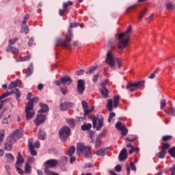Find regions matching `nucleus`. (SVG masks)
I'll return each instance as SVG.
<instances>
[{
  "mask_svg": "<svg viewBox=\"0 0 175 175\" xmlns=\"http://www.w3.org/2000/svg\"><path fill=\"white\" fill-rule=\"evenodd\" d=\"M132 32V26H129L126 31L118 35V47L122 50L125 49L129 43L130 33Z\"/></svg>",
  "mask_w": 175,
  "mask_h": 175,
  "instance_id": "obj_1",
  "label": "nucleus"
},
{
  "mask_svg": "<svg viewBox=\"0 0 175 175\" xmlns=\"http://www.w3.org/2000/svg\"><path fill=\"white\" fill-rule=\"evenodd\" d=\"M39 97H34L27 102L25 107V113L27 120H31L35 116V111L33 110V103H38Z\"/></svg>",
  "mask_w": 175,
  "mask_h": 175,
  "instance_id": "obj_2",
  "label": "nucleus"
},
{
  "mask_svg": "<svg viewBox=\"0 0 175 175\" xmlns=\"http://www.w3.org/2000/svg\"><path fill=\"white\" fill-rule=\"evenodd\" d=\"M77 151L78 154L82 153L86 158L91 157V147L85 146L81 143L77 144Z\"/></svg>",
  "mask_w": 175,
  "mask_h": 175,
  "instance_id": "obj_3",
  "label": "nucleus"
},
{
  "mask_svg": "<svg viewBox=\"0 0 175 175\" xmlns=\"http://www.w3.org/2000/svg\"><path fill=\"white\" fill-rule=\"evenodd\" d=\"M59 135L62 142H65L68 139V137L70 136V128L68 126H64L59 131Z\"/></svg>",
  "mask_w": 175,
  "mask_h": 175,
  "instance_id": "obj_4",
  "label": "nucleus"
},
{
  "mask_svg": "<svg viewBox=\"0 0 175 175\" xmlns=\"http://www.w3.org/2000/svg\"><path fill=\"white\" fill-rule=\"evenodd\" d=\"M91 117L93 124V128H96L97 131H100V128L103 126V121L105 120L103 116L102 115L98 116V120H96V117H95L94 116H92Z\"/></svg>",
  "mask_w": 175,
  "mask_h": 175,
  "instance_id": "obj_5",
  "label": "nucleus"
},
{
  "mask_svg": "<svg viewBox=\"0 0 175 175\" xmlns=\"http://www.w3.org/2000/svg\"><path fill=\"white\" fill-rule=\"evenodd\" d=\"M144 84V81H138L135 83H128L126 88V90H129L131 92H133V91H136V90H139V88L142 87Z\"/></svg>",
  "mask_w": 175,
  "mask_h": 175,
  "instance_id": "obj_6",
  "label": "nucleus"
},
{
  "mask_svg": "<svg viewBox=\"0 0 175 175\" xmlns=\"http://www.w3.org/2000/svg\"><path fill=\"white\" fill-rule=\"evenodd\" d=\"M45 168H44V173H46V171L47 172H51L50 169H53V167H55L57 165H58V160L57 159H50L46 161L44 163Z\"/></svg>",
  "mask_w": 175,
  "mask_h": 175,
  "instance_id": "obj_7",
  "label": "nucleus"
},
{
  "mask_svg": "<svg viewBox=\"0 0 175 175\" xmlns=\"http://www.w3.org/2000/svg\"><path fill=\"white\" fill-rule=\"evenodd\" d=\"M106 64L111 68H114L116 66V59H114V55H113V53L110 51H108L107 53Z\"/></svg>",
  "mask_w": 175,
  "mask_h": 175,
  "instance_id": "obj_8",
  "label": "nucleus"
},
{
  "mask_svg": "<svg viewBox=\"0 0 175 175\" xmlns=\"http://www.w3.org/2000/svg\"><path fill=\"white\" fill-rule=\"evenodd\" d=\"M77 91L79 95H83L85 91V81L83 79H79L77 81Z\"/></svg>",
  "mask_w": 175,
  "mask_h": 175,
  "instance_id": "obj_9",
  "label": "nucleus"
},
{
  "mask_svg": "<svg viewBox=\"0 0 175 175\" xmlns=\"http://www.w3.org/2000/svg\"><path fill=\"white\" fill-rule=\"evenodd\" d=\"M46 116L44 114L40 113L37 115L36 118L34 120V123L36 126H39V125H42L46 121Z\"/></svg>",
  "mask_w": 175,
  "mask_h": 175,
  "instance_id": "obj_10",
  "label": "nucleus"
},
{
  "mask_svg": "<svg viewBox=\"0 0 175 175\" xmlns=\"http://www.w3.org/2000/svg\"><path fill=\"white\" fill-rule=\"evenodd\" d=\"M116 128L118 131H121L122 136H126L128 133V129L125 127V124H122V122H118L116 124Z\"/></svg>",
  "mask_w": 175,
  "mask_h": 175,
  "instance_id": "obj_11",
  "label": "nucleus"
},
{
  "mask_svg": "<svg viewBox=\"0 0 175 175\" xmlns=\"http://www.w3.org/2000/svg\"><path fill=\"white\" fill-rule=\"evenodd\" d=\"M102 88L100 89V94L103 98L105 99L109 97V90L106 88V82H103L101 83Z\"/></svg>",
  "mask_w": 175,
  "mask_h": 175,
  "instance_id": "obj_12",
  "label": "nucleus"
},
{
  "mask_svg": "<svg viewBox=\"0 0 175 175\" xmlns=\"http://www.w3.org/2000/svg\"><path fill=\"white\" fill-rule=\"evenodd\" d=\"M22 135L23 134H21V131L16 129L13 132V133L10 134L9 137H10L14 142H16V140L21 138Z\"/></svg>",
  "mask_w": 175,
  "mask_h": 175,
  "instance_id": "obj_13",
  "label": "nucleus"
},
{
  "mask_svg": "<svg viewBox=\"0 0 175 175\" xmlns=\"http://www.w3.org/2000/svg\"><path fill=\"white\" fill-rule=\"evenodd\" d=\"M70 42H72V38L69 36H66V39L59 41V44L64 47H70Z\"/></svg>",
  "mask_w": 175,
  "mask_h": 175,
  "instance_id": "obj_14",
  "label": "nucleus"
},
{
  "mask_svg": "<svg viewBox=\"0 0 175 175\" xmlns=\"http://www.w3.org/2000/svg\"><path fill=\"white\" fill-rule=\"evenodd\" d=\"M28 142L30 154L33 156L38 155V152H36V150H35V148L33 146V138L29 139Z\"/></svg>",
  "mask_w": 175,
  "mask_h": 175,
  "instance_id": "obj_15",
  "label": "nucleus"
},
{
  "mask_svg": "<svg viewBox=\"0 0 175 175\" xmlns=\"http://www.w3.org/2000/svg\"><path fill=\"white\" fill-rule=\"evenodd\" d=\"M13 142L14 141L10 137L7 138V140L4 144L5 150H6V151H11V150L13 148Z\"/></svg>",
  "mask_w": 175,
  "mask_h": 175,
  "instance_id": "obj_16",
  "label": "nucleus"
},
{
  "mask_svg": "<svg viewBox=\"0 0 175 175\" xmlns=\"http://www.w3.org/2000/svg\"><path fill=\"white\" fill-rule=\"evenodd\" d=\"M128 158V150L126 148H124L119 154V161H126Z\"/></svg>",
  "mask_w": 175,
  "mask_h": 175,
  "instance_id": "obj_17",
  "label": "nucleus"
},
{
  "mask_svg": "<svg viewBox=\"0 0 175 175\" xmlns=\"http://www.w3.org/2000/svg\"><path fill=\"white\" fill-rule=\"evenodd\" d=\"M70 107H73V103L65 102L60 104V110L62 111H66L68 109H70Z\"/></svg>",
  "mask_w": 175,
  "mask_h": 175,
  "instance_id": "obj_18",
  "label": "nucleus"
},
{
  "mask_svg": "<svg viewBox=\"0 0 175 175\" xmlns=\"http://www.w3.org/2000/svg\"><path fill=\"white\" fill-rule=\"evenodd\" d=\"M62 84L65 85H70L72 84V79L69 76H65L61 78Z\"/></svg>",
  "mask_w": 175,
  "mask_h": 175,
  "instance_id": "obj_19",
  "label": "nucleus"
},
{
  "mask_svg": "<svg viewBox=\"0 0 175 175\" xmlns=\"http://www.w3.org/2000/svg\"><path fill=\"white\" fill-rule=\"evenodd\" d=\"M39 106L40 109L38 110V113H47L49 110V105H47V104L40 103Z\"/></svg>",
  "mask_w": 175,
  "mask_h": 175,
  "instance_id": "obj_20",
  "label": "nucleus"
},
{
  "mask_svg": "<svg viewBox=\"0 0 175 175\" xmlns=\"http://www.w3.org/2000/svg\"><path fill=\"white\" fill-rule=\"evenodd\" d=\"M7 53H12V54H18L20 51L14 46L8 45L6 48Z\"/></svg>",
  "mask_w": 175,
  "mask_h": 175,
  "instance_id": "obj_21",
  "label": "nucleus"
},
{
  "mask_svg": "<svg viewBox=\"0 0 175 175\" xmlns=\"http://www.w3.org/2000/svg\"><path fill=\"white\" fill-rule=\"evenodd\" d=\"M24 163V158L21 155V152H18V157L16 162L15 163V166H20V164Z\"/></svg>",
  "mask_w": 175,
  "mask_h": 175,
  "instance_id": "obj_22",
  "label": "nucleus"
},
{
  "mask_svg": "<svg viewBox=\"0 0 175 175\" xmlns=\"http://www.w3.org/2000/svg\"><path fill=\"white\" fill-rule=\"evenodd\" d=\"M15 94L16 100L18 102H20V98H21V92L20 91V90L16 88V89H15V92H14V90H12L11 92V94Z\"/></svg>",
  "mask_w": 175,
  "mask_h": 175,
  "instance_id": "obj_23",
  "label": "nucleus"
},
{
  "mask_svg": "<svg viewBox=\"0 0 175 175\" xmlns=\"http://www.w3.org/2000/svg\"><path fill=\"white\" fill-rule=\"evenodd\" d=\"M33 73V64H31L30 66L27 68L26 77H29Z\"/></svg>",
  "mask_w": 175,
  "mask_h": 175,
  "instance_id": "obj_24",
  "label": "nucleus"
},
{
  "mask_svg": "<svg viewBox=\"0 0 175 175\" xmlns=\"http://www.w3.org/2000/svg\"><path fill=\"white\" fill-rule=\"evenodd\" d=\"M32 172V167L28 163H25V174H31Z\"/></svg>",
  "mask_w": 175,
  "mask_h": 175,
  "instance_id": "obj_25",
  "label": "nucleus"
},
{
  "mask_svg": "<svg viewBox=\"0 0 175 175\" xmlns=\"http://www.w3.org/2000/svg\"><path fill=\"white\" fill-rule=\"evenodd\" d=\"M66 122L67 124H68L70 128L75 129V126L76 125V121L75 120V119H66Z\"/></svg>",
  "mask_w": 175,
  "mask_h": 175,
  "instance_id": "obj_26",
  "label": "nucleus"
},
{
  "mask_svg": "<svg viewBox=\"0 0 175 175\" xmlns=\"http://www.w3.org/2000/svg\"><path fill=\"white\" fill-rule=\"evenodd\" d=\"M146 13H147V8H144L142 10L138 15V20L140 21L143 19L144 16H146Z\"/></svg>",
  "mask_w": 175,
  "mask_h": 175,
  "instance_id": "obj_27",
  "label": "nucleus"
},
{
  "mask_svg": "<svg viewBox=\"0 0 175 175\" xmlns=\"http://www.w3.org/2000/svg\"><path fill=\"white\" fill-rule=\"evenodd\" d=\"M165 155H166V150H161V151L156 154V157L161 159H163V158H165Z\"/></svg>",
  "mask_w": 175,
  "mask_h": 175,
  "instance_id": "obj_28",
  "label": "nucleus"
},
{
  "mask_svg": "<svg viewBox=\"0 0 175 175\" xmlns=\"http://www.w3.org/2000/svg\"><path fill=\"white\" fill-rule=\"evenodd\" d=\"M96 155L98 157H105L106 155V149L101 148L96 152Z\"/></svg>",
  "mask_w": 175,
  "mask_h": 175,
  "instance_id": "obj_29",
  "label": "nucleus"
},
{
  "mask_svg": "<svg viewBox=\"0 0 175 175\" xmlns=\"http://www.w3.org/2000/svg\"><path fill=\"white\" fill-rule=\"evenodd\" d=\"M120 103V96H116L113 98V107L116 109L118 107V105Z\"/></svg>",
  "mask_w": 175,
  "mask_h": 175,
  "instance_id": "obj_30",
  "label": "nucleus"
},
{
  "mask_svg": "<svg viewBox=\"0 0 175 175\" xmlns=\"http://www.w3.org/2000/svg\"><path fill=\"white\" fill-rule=\"evenodd\" d=\"M68 163V157H63L61 158L60 161L59 163V166L61 165H65Z\"/></svg>",
  "mask_w": 175,
  "mask_h": 175,
  "instance_id": "obj_31",
  "label": "nucleus"
},
{
  "mask_svg": "<svg viewBox=\"0 0 175 175\" xmlns=\"http://www.w3.org/2000/svg\"><path fill=\"white\" fill-rule=\"evenodd\" d=\"M169 148H170V144L166 142L161 143V150H163V151H166V150H169Z\"/></svg>",
  "mask_w": 175,
  "mask_h": 175,
  "instance_id": "obj_32",
  "label": "nucleus"
},
{
  "mask_svg": "<svg viewBox=\"0 0 175 175\" xmlns=\"http://www.w3.org/2000/svg\"><path fill=\"white\" fill-rule=\"evenodd\" d=\"M75 151H76V148L75 146L70 147L68 149V156L72 157V155H73V154H75Z\"/></svg>",
  "mask_w": 175,
  "mask_h": 175,
  "instance_id": "obj_33",
  "label": "nucleus"
},
{
  "mask_svg": "<svg viewBox=\"0 0 175 175\" xmlns=\"http://www.w3.org/2000/svg\"><path fill=\"white\" fill-rule=\"evenodd\" d=\"M38 137L40 139V140H44V139H46V133H44L42 131H40L38 132Z\"/></svg>",
  "mask_w": 175,
  "mask_h": 175,
  "instance_id": "obj_34",
  "label": "nucleus"
},
{
  "mask_svg": "<svg viewBox=\"0 0 175 175\" xmlns=\"http://www.w3.org/2000/svg\"><path fill=\"white\" fill-rule=\"evenodd\" d=\"M90 128H92V124L90 123L81 126L82 131H90Z\"/></svg>",
  "mask_w": 175,
  "mask_h": 175,
  "instance_id": "obj_35",
  "label": "nucleus"
},
{
  "mask_svg": "<svg viewBox=\"0 0 175 175\" xmlns=\"http://www.w3.org/2000/svg\"><path fill=\"white\" fill-rule=\"evenodd\" d=\"M107 109L109 111H111L113 110V100H108Z\"/></svg>",
  "mask_w": 175,
  "mask_h": 175,
  "instance_id": "obj_36",
  "label": "nucleus"
},
{
  "mask_svg": "<svg viewBox=\"0 0 175 175\" xmlns=\"http://www.w3.org/2000/svg\"><path fill=\"white\" fill-rule=\"evenodd\" d=\"M98 69L97 66H92L89 68V70L86 72V75H92L93 72H95Z\"/></svg>",
  "mask_w": 175,
  "mask_h": 175,
  "instance_id": "obj_37",
  "label": "nucleus"
},
{
  "mask_svg": "<svg viewBox=\"0 0 175 175\" xmlns=\"http://www.w3.org/2000/svg\"><path fill=\"white\" fill-rule=\"evenodd\" d=\"M21 32L22 33H25V35H28V33H29V27L26 25L25 27H22Z\"/></svg>",
  "mask_w": 175,
  "mask_h": 175,
  "instance_id": "obj_38",
  "label": "nucleus"
},
{
  "mask_svg": "<svg viewBox=\"0 0 175 175\" xmlns=\"http://www.w3.org/2000/svg\"><path fill=\"white\" fill-rule=\"evenodd\" d=\"M17 81H12L8 86L9 90H13V88H16L17 87Z\"/></svg>",
  "mask_w": 175,
  "mask_h": 175,
  "instance_id": "obj_39",
  "label": "nucleus"
},
{
  "mask_svg": "<svg viewBox=\"0 0 175 175\" xmlns=\"http://www.w3.org/2000/svg\"><path fill=\"white\" fill-rule=\"evenodd\" d=\"M73 5V3L72 1H67L66 3H63V8L66 10L67 8H69V6H72Z\"/></svg>",
  "mask_w": 175,
  "mask_h": 175,
  "instance_id": "obj_40",
  "label": "nucleus"
},
{
  "mask_svg": "<svg viewBox=\"0 0 175 175\" xmlns=\"http://www.w3.org/2000/svg\"><path fill=\"white\" fill-rule=\"evenodd\" d=\"M10 95H12V92H6L0 96V99H5V98H8Z\"/></svg>",
  "mask_w": 175,
  "mask_h": 175,
  "instance_id": "obj_41",
  "label": "nucleus"
},
{
  "mask_svg": "<svg viewBox=\"0 0 175 175\" xmlns=\"http://www.w3.org/2000/svg\"><path fill=\"white\" fill-rule=\"evenodd\" d=\"M33 162H35V157L31 156L27 158L26 163H27V165H29V163H33Z\"/></svg>",
  "mask_w": 175,
  "mask_h": 175,
  "instance_id": "obj_42",
  "label": "nucleus"
},
{
  "mask_svg": "<svg viewBox=\"0 0 175 175\" xmlns=\"http://www.w3.org/2000/svg\"><path fill=\"white\" fill-rule=\"evenodd\" d=\"M17 40H18V38H15L14 39H11L8 41V46H13V44H14V43H16V42H17Z\"/></svg>",
  "mask_w": 175,
  "mask_h": 175,
  "instance_id": "obj_43",
  "label": "nucleus"
},
{
  "mask_svg": "<svg viewBox=\"0 0 175 175\" xmlns=\"http://www.w3.org/2000/svg\"><path fill=\"white\" fill-rule=\"evenodd\" d=\"M165 6L168 10H172V9L174 8V4H173V3H167Z\"/></svg>",
  "mask_w": 175,
  "mask_h": 175,
  "instance_id": "obj_44",
  "label": "nucleus"
},
{
  "mask_svg": "<svg viewBox=\"0 0 175 175\" xmlns=\"http://www.w3.org/2000/svg\"><path fill=\"white\" fill-rule=\"evenodd\" d=\"M169 154H170L171 157H173L175 158V147H173L172 148H170L169 150Z\"/></svg>",
  "mask_w": 175,
  "mask_h": 175,
  "instance_id": "obj_45",
  "label": "nucleus"
},
{
  "mask_svg": "<svg viewBox=\"0 0 175 175\" xmlns=\"http://www.w3.org/2000/svg\"><path fill=\"white\" fill-rule=\"evenodd\" d=\"M160 105H161V109H165V107H166V100L162 99L160 102Z\"/></svg>",
  "mask_w": 175,
  "mask_h": 175,
  "instance_id": "obj_46",
  "label": "nucleus"
},
{
  "mask_svg": "<svg viewBox=\"0 0 175 175\" xmlns=\"http://www.w3.org/2000/svg\"><path fill=\"white\" fill-rule=\"evenodd\" d=\"M100 144H101L100 137H97L96 138L95 146H96V147H100Z\"/></svg>",
  "mask_w": 175,
  "mask_h": 175,
  "instance_id": "obj_47",
  "label": "nucleus"
},
{
  "mask_svg": "<svg viewBox=\"0 0 175 175\" xmlns=\"http://www.w3.org/2000/svg\"><path fill=\"white\" fill-rule=\"evenodd\" d=\"M163 142H167V140H172L173 137L172 135H165L163 137Z\"/></svg>",
  "mask_w": 175,
  "mask_h": 175,
  "instance_id": "obj_48",
  "label": "nucleus"
},
{
  "mask_svg": "<svg viewBox=\"0 0 175 175\" xmlns=\"http://www.w3.org/2000/svg\"><path fill=\"white\" fill-rule=\"evenodd\" d=\"M113 117H116V113L111 112L108 118V122H111V120H113Z\"/></svg>",
  "mask_w": 175,
  "mask_h": 175,
  "instance_id": "obj_49",
  "label": "nucleus"
},
{
  "mask_svg": "<svg viewBox=\"0 0 175 175\" xmlns=\"http://www.w3.org/2000/svg\"><path fill=\"white\" fill-rule=\"evenodd\" d=\"M31 59V55H26L21 59V61L22 62H24V61H29Z\"/></svg>",
  "mask_w": 175,
  "mask_h": 175,
  "instance_id": "obj_50",
  "label": "nucleus"
},
{
  "mask_svg": "<svg viewBox=\"0 0 175 175\" xmlns=\"http://www.w3.org/2000/svg\"><path fill=\"white\" fill-rule=\"evenodd\" d=\"M15 167L17 170V172H18L19 174H24V170H23L21 168H20V165H15Z\"/></svg>",
  "mask_w": 175,
  "mask_h": 175,
  "instance_id": "obj_51",
  "label": "nucleus"
},
{
  "mask_svg": "<svg viewBox=\"0 0 175 175\" xmlns=\"http://www.w3.org/2000/svg\"><path fill=\"white\" fill-rule=\"evenodd\" d=\"M136 8H137V4H135L133 5L130 6L129 8L126 10V13H129L131 9H136Z\"/></svg>",
  "mask_w": 175,
  "mask_h": 175,
  "instance_id": "obj_52",
  "label": "nucleus"
},
{
  "mask_svg": "<svg viewBox=\"0 0 175 175\" xmlns=\"http://www.w3.org/2000/svg\"><path fill=\"white\" fill-rule=\"evenodd\" d=\"M6 158H8V159H10L11 161H14V156H13V154L8 153L5 154Z\"/></svg>",
  "mask_w": 175,
  "mask_h": 175,
  "instance_id": "obj_53",
  "label": "nucleus"
},
{
  "mask_svg": "<svg viewBox=\"0 0 175 175\" xmlns=\"http://www.w3.org/2000/svg\"><path fill=\"white\" fill-rule=\"evenodd\" d=\"M29 19V14H26L24 17L23 24L25 25V24H27V22L28 21Z\"/></svg>",
  "mask_w": 175,
  "mask_h": 175,
  "instance_id": "obj_54",
  "label": "nucleus"
},
{
  "mask_svg": "<svg viewBox=\"0 0 175 175\" xmlns=\"http://www.w3.org/2000/svg\"><path fill=\"white\" fill-rule=\"evenodd\" d=\"M165 112L167 113L170 116H172V114H174L175 110L173 108H170L168 111L165 110Z\"/></svg>",
  "mask_w": 175,
  "mask_h": 175,
  "instance_id": "obj_55",
  "label": "nucleus"
},
{
  "mask_svg": "<svg viewBox=\"0 0 175 175\" xmlns=\"http://www.w3.org/2000/svg\"><path fill=\"white\" fill-rule=\"evenodd\" d=\"M81 105L83 106V109L88 108V103L85 100H82Z\"/></svg>",
  "mask_w": 175,
  "mask_h": 175,
  "instance_id": "obj_56",
  "label": "nucleus"
},
{
  "mask_svg": "<svg viewBox=\"0 0 175 175\" xmlns=\"http://www.w3.org/2000/svg\"><path fill=\"white\" fill-rule=\"evenodd\" d=\"M34 40H35V38H33L32 37L29 40L28 46L29 47H31V46L33 44Z\"/></svg>",
  "mask_w": 175,
  "mask_h": 175,
  "instance_id": "obj_57",
  "label": "nucleus"
},
{
  "mask_svg": "<svg viewBox=\"0 0 175 175\" xmlns=\"http://www.w3.org/2000/svg\"><path fill=\"white\" fill-rule=\"evenodd\" d=\"M115 170H116V172H118V173H120V172H121V170H122V168L121 167L120 165H117L115 167Z\"/></svg>",
  "mask_w": 175,
  "mask_h": 175,
  "instance_id": "obj_58",
  "label": "nucleus"
},
{
  "mask_svg": "<svg viewBox=\"0 0 175 175\" xmlns=\"http://www.w3.org/2000/svg\"><path fill=\"white\" fill-rule=\"evenodd\" d=\"M136 139H137V137H135L133 138L126 137V142H129L130 143H132L133 142H135V140H136Z\"/></svg>",
  "mask_w": 175,
  "mask_h": 175,
  "instance_id": "obj_59",
  "label": "nucleus"
},
{
  "mask_svg": "<svg viewBox=\"0 0 175 175\" xmlns=\"http://www.w3.org/2000/svg\"><path fill=\"white\" fill-rule=\"evenodd\" d=\"M130 166H131V170H133V172H136V165H135V163H133V162H131L130 163Z\"/></svg>",
  "mask_w": 175,
  "mask_h": 175,
  "instance_id": "obj_60",
  "label": "nucleus"
},
{
  "mask_svg": "<svg viewBox=\"0 0 175 175\" xmlns=\"http://www.w3.org/2000/svg\"><path fill=\"white\" fill-rule=\"evenodd\" d=\"M75 75H77V76H81V75H84V70H79L77 71Z\"/></svg>",
  "mask_w": 175,
  "mask_h": 175,
  "instance_id": "obj_61",
  "label": "nucleus"
},
{
  "mask_svg": "<svg viewBox=\"0 0 175 175\" xmlns=\"http://www.w3.org/2000/svg\"><path fill=\"white\" fill-rule=\"evenodd\" d=\"M98 79H99V74H96L93 77V83H96L98 81Z\"/></svg>",
  "mask_w": 175,
  "mask_h": 175,
  "instance_id": "obj_62",
  "label": "nucleus"
},
{
  "mask_svg": "<svg viewBox=\"0 0 175 175\" xmlns=\"http://www.w3.org/2000/svg\"><path fill=\"white\" fill-rule=\"evenodd\" d=\"M80 25L79 23H71L70 25V28H77Z\"/></svg>",
  "mask_w": 175,
  "mask_h": 175,
  "instance_id": "obj_63",
  "label": "nucleus"
},
{
  "mask_svg": "<svg viewBox=\"0 0 175 175\" xmlns=\"http://www.w3.org/2000/svg\"><path fill=\"white\" fill-rule=\"evenodd\" d=\"M66 12V10L63 9V10H59V16H62L64 14H65V12Z\"/></svg>",
  "mask_w": 175,
  "mask_h": 175,
  "instance_id": "obj_64",
  "label": "nucleus"
}]
</instances>
